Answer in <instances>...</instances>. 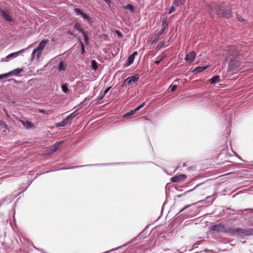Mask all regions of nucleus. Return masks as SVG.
Wrapping results in <instances>:
<instances>
[{
    "mask_svg": "<svg viewBox=\"0 0 253 253\" xmlns=\"http://www.w3.org/2000/svg\"><path fill=\"white\" fill-rule=\"evenodd\" d=\"M117 34L118 35V36H119V37H122V36H123V35L122 34V33H121L120 32H119V31H117Z\"/></svg>",
    "mask_w": 253,
    "mask_h": 253,
    "instance_id": "nucleus-44",
    "label": "nucleus"
},
{
    "mask_svg": "<svg viewBox=\"0 0 253 253\" xmlns=\"http://www.w3.org/2000/svg\"><path fill=\"white\" fill-rule=\"evenodd\" d=\"M185 0H174L173 1V5L179 6L182 5L185 2Z\"/></svg>",
    "mask_w": 253,
    "mask_h": 253,
    "instance_id": "nucleus-17",
    "label": "nucleus"
},
{
    "mask_svg": "<svg viewBox=\"0 0 253 253\" xmlns=\"http://www.w3.org/2000/svg\"><path fill=\"white\" fill-rule=\"evenodd\" d=\"M209 8L211 13H214L220 17L229 18L231 17L232 12L231 10L229 9H226L223 4H211L209 5Z\"/></svg>",
    "mask_w": 253,
    "mask_h": 253,
    "instance_id": "nucleus-1",
    "label": "nucleus"
},
{
    "mask_svg": "<svg viewBox=\"0 0 253 253\" xmlns=\"http://www.w3.org/2000/svg\"><path fill=\"white\" fill-rule=\"evenodd\" d=\"M81 16L84 19H85L88 21H89L90 20V17L87 15H86V14H85L84 13H83V14H82Z\"/></svg>",
    "mask_w": 253,
    "mask_h": 253,
    "instance_id": "nucleus-32",
    "label": "nucleus"
},
{
    "mask_svg": "<svg viewBox=\"0 0 253 253\" xmlns=\"http://www.w3.org/2000/svg\"><path fill=\"white\" fill-rule=\"evenodd\" d=\"M104 96H105L104 95L102 94L101 96H99L98 97V100L99 103H100V101L103 99Z\"/></svg>",
    "mask_w": 253,
    "mask_h": 253,
    "instance_id": "nucleus-40",
    "label": "nucleus"
},
{
    "mask_svg": "<svg viewBox=\"0 0 253 253\" xmlns=\"http://www.w3.org/2000/svg\"><path fill=\"white\" fill-rule=\"evenodd\" d=\"M186 208V207L183 208V209L180 211V212H181V211H183V210H184Z\"/></svg>",
    "mask_w": 253,
    "mask_h": 253,
    "instance_id": "nucleus-50",
    "label": "nucleus"
},
{
    "mask_svg": "<svg viewBox=\"0 0 253 253\" xmlns=\"http://www.w3.org/2000/svg\"><path fill=\"white\" fill-rule=\"evenodd\" d=\"M56 126H57V127L61 126H60V123H59L56 124Z\"/></svg>",
    "mask_w": 253,
    "mask_h": 253,
    "instance_id": "nucleus-49",
    "label": "nucleus"
},
{
    "mask_svg": "<svg viewBox=\"0 0 253 253\" xmlns=\"http://www.w3.org/2000/svg\"><path fill=\"white\" fill-rule=\"evenodd\" d=\"M48 42V41L47 40H42L39 44L38 47L33 50L31 55V59L32 61L36 56L37 60H39L40 58L42 52Z\"/></svg>",
    "mask_w": 253,
    "mask_h": 253,
    "instance_id": "nucleus-2",
    "label": "nucleus"
},
{
    "mask_svg": "<svg viewBox=\"0 0 253 253\" xmlns=\"http://www.w3.org/2000/svg\"><path fill=\"white\" fill-rule=\"evenodd\" d=\"M39 112H41V113H44V114H45L46 113V111L45 110H41L40 109L39 110Z\"/></svg>",
    "mask_w": 253,
    "mask_h": 253,
    "instance_id": "nucleus-45",
    "label": "nucleus"
},
{
    "mask_svg": "<svg viewBox=\"0 0 253 253\" xmlns=\"http://www.w3.org/2000/svg\"><path fill=\"white\" fill-rule=\"evenodd\" d=\"M219 82V76H214L210 80V83L211 84H215Z\"/></svg>",
    "mask_w": 253,
    "mask_h": 253,
    "instance_id": "nucleus-18",
    "label": "nucleus"
},
{
    "mask_svg": "<svg viewBox=\"0 0 253 253\" xmlns=\"http://www.w3.org/2000/svg\"><path fill=\"white\" fill-rule=\"evenodd\" d=\"M191 190H188L187 192H189V191H191Z\"/></svg>",
    "mask_w": 253,
    "mask_h": 253,
    "instance_id": "nucleus-52",
    "label": "nucleus"
},
{
    "mask_svg": "<svg viewBox=\"0 0 253 253\" xmlns=\"http://www.w3.org/2000/svg\"><path fill=\"white\" fill-rule=\"evenodd\" d=\"M10 76H11L10 72L7 73L1 74V75H0V80L3 79V78H8Z\"/></svg>",
    "mask_w": 253,
    "mask_h": 253,
    "instance_id": "nucleus-30",
    "label": "nucleus"
},
{
    "mask_svg": "<svg viewBox=\"0 0 253 253\" xmlns=\"http://www.w3.org/2000/svg\"><path fill=\"white\" fill-rule=\"evenodd\" d=\"M137 55V52L134 51L131 55L128 56L127 63L126 64V66H130L131 64L133 63L135 57Z\"/></svg>",
    "mask_w": 253,
    "mask_h": 253,
    "instance_id": "nucleus-11",
    "label": "nucleus"
},
{
    "mask_svg": "<svg viewBox=\"0 0 253 253\" xmlns=\"http://www.w3.org/2000/svg\"><path fill=\"white\" fill-rule=\"evenodd\" d=\"M187 178V176L184 174H181L180 175L175 176L171 178L170 181L172 182H179L181 180H183Z\"/></svg>",
    "mask_w": 253,
    "mask_h": 253,
    "instance_id": "nucleus-7",
    "label": "nucleus"
},
{
    "mask_svg": "<svg viewBox=\"0 0 253 253\" xmlns=\"http://www.w3.org/2000/svg\"><path fill=\"white\" fill-rule=\"evenodd\" d=\"M145 105V102H143L141 104H140V105H139L137 107L138 109H139V110L140 109H141L142 107H143Z\"/></svg>",
    "mask_w": 253,
    "mask_h": 253,
    "instance_id": "nucleus-41",
    "label": "nucleus"
},
{
    "mask_svg": "<svg viewBox=\"0 0 253 253\" xmlns=\"http://www.w3.org/2000/svg\"><path fill=\"white\" fill-rule=\"evenodd\" d=\"M22 71V69L20 68H17L12 71H10V75H14L15 76L18 75Z\"/></svg>",
    "mask_w": 253,
    "mask_h": 253,
    "instance_id": "nucleus-19",
    "label": "nucleus"
},
{
    "mask_svg": "<svg viewBox=\"0 0 253 253\" xmlns=\"http://www.w3.org/2000/svg\"><path fill=\"white\" fill-rule=\"evenodd\" d=\"M135 113V112L134 111V110H131L129 112H128V113H127L126 114L124 115V117L125 118H127L129 116L133 115Z\"/></svg>",
    "mask_w": 253,
    "mask_h": 253,
    "instance_id": "nucleus-31",
    "label": "nucleus"
},
{
    "mask_svg": "<svg viewBox=\"0 0 253 253\" xmlns=\"http://www.w3.org/2000/svg\"><path fill=\"white\" fill-rule=\"evenodd\" d=\"M211 229L213 231L217 232H225V228L224 227V225L222 224H218L216 225H213Z\"/></svg>",
    "mask_w": 253,
    "mask_h": 253,
    "instance_id": "nucleus-8",
    "label": "nucleus"
},
{
    "mask_svg": "<svg viewBox=\"0 0 253 253\" xmlns=\"http://www.w3.org/2000/svg\"><path fill=\"white\" fill-rule=\"evenodd\" d=\"M63 142H64L63 141H60L58 142V143H55L54 145H53L51 147L50 151L51 152H55L56 151H57V150L59 149L60 148H59V147L63 143Z\"/></svg>",
    "mask_w": 253,
    "mask_h": 253,
    "instance_id": "nucleus-13",
    "label": "nucleus"
},
{
    "mask_svg": "<svg viewBox=\"0 0 253 253\" xmlns=\"http://www.w3.org/2000/svg\"><path fill=\"white\" fill-rule=\"evenodd\" d=\"M105 2L108 5H110L111 2L110 0H104Z\"/></svg>",
    "mask_w": 253,
    "mask_h": 253,
    "instance_id": "nucleus-42",
    "label": "nucleus"
},
{
    "mask_svg": "<svg viewBox=\"0 0 253 253\" xmlns=\"http://www.w3.org/2000/svg\"><path fill=\"white\" fill-rule=\"evenodd\" d=\"M74 28L77 29V30H79L82 34V31H84L83 29H82L81 26L80 24L77 23L74 26Z\"/></svg>",
    "mask_w": 253,
    "mask_h": 253,
    "instance_id": "nucleus-28",
    "label": "nucleus"
},
{
    "mask_svg": "<svg viewBox=\"0 0 253 253\" xmlns=\"http://www.w3.org/2000/svg\"><path fill=\"white\" fill-rule=\"evenodd\" d=\"M162 29H164V31H165V30L166 28L168 26V22L167 20V19H165L163 21L162 23Z\"/></svg>",
    "mask_w": 253,
    "mask_h": 253,
    "instance_id": "nucleus-24",
    "label": "nucleus"
},
{
    "mask_svg": "<svg viewBox=\"0 0 253 253\" xmlns=\"http://www.w3.org/2000/svg\"><path fill=\"white\" fill-rule=\"evenodd\" d=\"M106 164H96L95 165L96 166H98V165H106ZM94 165H85L84 166H93Z\"/></svg>",
    "mask_w": 253,
    "mask_h": 253,
    "instance_id": "nucleus-43",
    "label": "nucleus"
},
{
    "mask_svg": "<svg viewBox=\"0 0 253 253\" xmlns=\"http://www.w3.org/2000/svg\"><path fill=\"white\" fill-rule=\"evenodd\" d=\"M230 53L228 54V56H227V59L230 60V65L229 66V68L231 69H234L236 67H238V65L237 63H235V64H234L233 62L236 59L237 55H235L234 56H232L230 57Z\"/></svg>",
    "mask_w": 253,
    "mask_h": 253,
    "instance_id": "nucleus-4",
    "label": "nucleus"
},
{
    "mask_svg": "<svg viewBox=\"0 0 253 253\" xmlns=\"http://www.w3.org/2000/svg\"><path fill=\"white\" fill-rule=\"evenodd\" d=\"M82 34H83V36L84 37V42H85V44H86V45L88 44V41H89V38H88V36L87 35V34L85 31H82Z\"/></svg>",
    "mask_w": 253,
    "mask_h": 253,
    "instance_id": "nucleus-23",
    "label": "nucleus"
},
{
    "mask_svg": "<svg viewBox=\"0 0 253 253\" xmlns=\"http://www.w3.org/2000/svg\"><path fill=\"white\" fill-rule=\"evenodd\" d=\"M109 252H105V253H109Z\"/></svg>",
    "mask_w": 253,
    "mask_h": 253,
    "instance_id": "nucleus-53",
    "label": "nucleus"
},
{
    "mask_svg": "<svg viewBox=\"0 0 253 253\" xmlns=\"http://www.w3.org/2000/svg\"><path fill=\"white\" fill-rule=\"evenodd\" d=\"M81 46H82V49H81L82 53L84 54L85 51L84 46L82 42H81Z\"/></svg>",
    "mask_w": 253,
    "mask_h": 253,
    "instance_id": "nucleus-35",
    "label": "nucleus"
},
{
    "mask_svg": "<svg viewBox=\"0 0 253 253\" xmlns=\"http://www.w3.org/2000/svg\"><path fill=\"white\" fill-rule=\"evenodd\" d=\"M163 58H162L161 59H160V60H156L154 61V63L156 64V65H159L160 62L162 61V60H163Z\"/></svg>",
    "mask_w": 253,
    "mask_h": 253,
    "instance_id": "nucleus-38",
    "label": "nucleus"
},
{
    "mask_svg": "<svg viewBox=\"0 0 253 253\" xmlns=\"http://www.w3.org/2000/svg\"><path fill=\"white\" fill-rule=\"evenodd\" d=\"M208 66L202 67V66H198L192 72L194 73H198L202 72L204 70L208 68Z\"/></svg>",
    "mask_w": 253,
    "mask_h": 253,
    "instance_id": "nucleus-15",
    "label": "nucleus"
},
{
    "mask_svg": "<svg viewBox=\"0 0 253 253\" xmlns=\"http://www.w3.org/2000/svg\"><path fill=\"white\" fill-rule=\"evenodd\" d=\"M140 237H141V234H139V235H138L136 238L135 239H133L132 241L129 242V243H131L132 242H133L135 240H136L137 239H140Z\"/></svg>",
    "mask_w": 253,
    "mask_h": 253,
    "instance_id": "nucleus-39",
    "label": "nucleus"
},
{
    "mask_svg": "<svg viewBox=\"0 0 253 253\" xmlns=\"http://www.w3.org/2000/svg\"><path fill=\"white\" fill-rule=\"evenodd\" d=\"M139 76L138 75H134L133 76L129 77L126 79L125 83H127L128 85L131 84H135L139 80Z\"/></svg>",
    "mask_w": 253,
    "mask_h": 253,
    "instance_id": "nucleus-6",
    "label": "nucleus"
},
{
    "mask_svg": "<svg viewBox=\"0 0 253 253\" xmlns=\"http://www.w3.org/2000/svg\"><path fill=\"white\" fill-rule=\"evenodd\" d=\"M124 8L125 9H129L131 12H133L134 11L133 6L130 4L124 6Z\"/></svg>",
    "mask_w": 253,
    "mask_h": 253,
    "instance_id": "nucleus-22",
    "label": "nucleus"
},
{
    "mask_svg": "<svg viewBox=\"0 0 253 253\" xmlns=\"http://www.w3.org/2000/svg\"><path fill=\"white\" fill-rule=\"evenodd\" d=\"M26 49H27V48L23 49H21V50H19V51H18L17 52H13V53H10V54L8 55L5 57V59H4L3 61H9L11 59L15 58V57H16L17 56H18L19 55L20 53L25 52Z\"/></svg>",
    "mask_w": 253,
    "mask_h": 253,
    "instance_id": "nucleus-5",
    "label": "nucleus"
},
{
    "mask_svg": "<svg viewBox=\"0 0 253 253\" xmlns=\"http://www.w3.org/2000/svg\"><path fill=\"white\" fill-rule=\"evenodd\" d=\"M199 185H200V184L197 185L195 187V188H196L197 187L199 186Z\"/></svg>",
    "mask_w": 253,
    "mask_h": 253,
    "instance_id": "nucleus-51",
    "label": "nucleus"
},
{
    "mask_svg": "<svg viewBox=\"0 0 253 253\" xmlns=\"http://www.w3.org/2000/svg\"><path fill=\"white\" fill-rule=\"evenodd\" d=\"M238 20L240 22H243L244 21V19L242 18H241V17H238Z\"/></svg>",
    "mask_w": 253,
    "mask_h": 253,
    "instance_id": "nucleus-46",
    "label": "nucleus"
},
{
    "mask_svg": "<svg viewBox=\"0 0 253 253\" xmlns=\"http://www.w3.org/2000/svg\"><path fill=\"white\" fill-rule=\"evenodd\" d=\"M74 11L78 14L81 15L83 14V11L79 8H75Z\"/></svg>",
    "mask_w": 253,
    "mask_h": 253,
    "instance_id": "nucleus-33",
    "label": "nucleus"
},
{
    "mask_svg": "<svg viewBox=\"0 0 253 253\" xmlns=\"http://www.w3.org/2000/svg\"><path fill=\"white\" fill-rule=\"evenodd\" d=\"M134 110L135 112H136L137 111L139 110V109H138V107H137L135 109H134Z\"/></svg>",
    "mask_w": 253,
    "mask_h": 253,
    "instance_id": "nucleus-48",
    "label": "nucleus"
},
{
    "mask_svg": "<svg viewBox=\"0 0 253 253\" xmlns=\"http://www.w3.org/2000/svg\"><path fill=\"white\" fill-rule=\"evenodd\" d=\"M111 87H107L103 92V95H105L106 93H108V92L110 90Z\"/></svg>",
    "mask_w": 253,
    "mask_h": 253,
    "instance_id": "nucleus-37",
    "label": "nucleus"
},
{
    "mask_svg": "<svg viewBox=\"0 0 253 253\" xmlns=\"http://www.w3.org/2000/svg\"><path fill=\"white\" fill-rule=\"evenodd\" d=\"M20 122L27 128H31V127H32L33 126V125H32V124L30 122H29V121H26V122H24L23 121H20Z\"/></svg>",
    "mask_w": 253,
    "mask_h": 253,
    "instance_id": "nucleus-21",
    "label": "nucleus"
},
{
    "mask_svg": "<svg viewBox=\"0 0 253 253\" xmlns=\"http://www.w3.org/2000/svg\"><path fill=\"white\" fill-rule=\"evenodd\" d=\"M62 90L64 93H67L68 91V88L66 84H63L61 86Z\"/></svg>",
    "mask_w": 253,
    "mask_h": 253,
    "instance_id": "nucleus-27",
    "label": "nucleus"
},
{
    "mask_svg": "<svg viewBox=\"0 0 253 253\" xmlns=\"http://www.w3.org/2000/svg\"><path fill=\"white\" fill-rule=\"evenodd\" d=\"M69 121L68 120H66V118L61 123H60L61 126H66L68 124Z\"/></svg>",
    "mask_w": 253,
    "mask_h": 253,
    "instance_id": "nucleus-29",
    "label": "nucleus"
},
{
    "mask_svg": "<svg viewBox=\"0 0 253 253\" xmlns=\"http://www.w3.org/2000/svg\"><path fill=\"white\" fill-rule=\"evenodd\" d=\"M175 10V8H174V5H173L171 8H170V9L169 10V14H170L173 11H174Z\"/></svg>",
    "mask_w": 253,
    "mask_h": 253,
    "instance_id": "nucleus-36",
    "label": "nucleus"
},
{
    "mask_svg": "<svg viewBox=\"0 0 253 253\" xmlns=\"http://www.w3.org/2000/svg\"><path fill=\"white\" fill-rule=\"evenodd\" d=\"M253 234V230L251 229H245L238 228L237 235L240 236H248Z\"/></svg>",
    "mask_w": 253,
    "mask_h": 253,
    "instance_id": "nucleus-3",
    "label": "nucleus"
},
{
    "mask_svg": "<svg viewBox=\"0 0 253 253\" xmlns=\"http://www.w3.org/2000/svg\"><path fill=\"white\" fill-rule=\"evenodd\" d=\"M195 57L196 54L195 52H194L193 51L190 52L187 54L185 59L187 62L191 63L194 61Z\"/></svg>",
    "mask_w": 253,
    "mask_h": 253,
    "instance_id": "nucleus-9",
    "label": "nucleus"
},
{
    "mask_svg": "<svg viewBox=\"0 0 253 253\" xmlns=\"http://www.w3.org/2000/svg\"><path fill=\"white\" fill-rule=\"evenodd\" d=\"M164 32V29H161L157 34L154 35V36L153 37V42H157L159 40L160 37L162 36V35L163 34V33Z\"/></svg>",
    "mask_w": 253,
    "mask_h": 253,
    "instance_id": "nucleus-14",
    "label": "nucleus"
},
{
    "mask_svg": "<svg viewBox=\"0 0 253 253\" xmlns=\"http://www.w3.org/2000/svg\"><path fill=\"white\" fill-rule=\"evenodd\" d=\"M91 66H92V68L94 70H96L97 68H98V66H97V62H96L95 60H92L91 61Z\"/></svg>",
    "mask_w": 253,
    "mask_h": 253,
    "instance_id": "nucleus-25",
    "label": "nucleus"
},
{
    "mask_svg": "<svg viewBox=\"0 0 253 253\" xmlns=\"http://www.w3.org/2000/svg\"><path fill=\"white\" fill-rule=\"evenodd\" d=\"M122 247V246H120V247H119V248H116V249H112V250H111L110 252L112 251L117 250L118 249H119V248H121Z\"/></svg>",
    "mask_w": 253,
    "mask_h": 253,
    "instance_id": "nucleus-47",
    "label": "nucleus"
},
{
    "mask_svg": "<svg viewBox=\"0 0 253 253\" xmlns=\"http://www.w3.org/2000/svg\"><path fill=\"white\" fill-rule=\"evenodd\" d=\"M65 67L66 65L63 61H61L59 63L58 70L59 71H64L65 70Z\"/></svg>",
    "mask_w": 253,
    "mask_h": 253,
    "instance_id": "nucleus-20",
    "label": "nucleus"
},
{
    "mask_svg": "<svg viewBox=\"0 0 253 253\" xmlns=\"http://www.w3.org/2000/svg\"><path fill=\"white\" fill-rule=\"evenodd\" d=\"M79 114L78 112V110H75L73 113L71 114L70 115L66 117V120H68L70 121L72 120L74 117H75Z\"/></svg>",
    "mask_w": 253,
    "mask_h": 253,
    "instance_id": "nucleus-16",
    "label": "nucleus"
},
{
    "mask_svg": "<svg viewBox=\"0 0 253 253\" xmlns=\"http://www.w3.org/2000/svg\"><path fill=\"white\" fill-rule=\"evenodd\" d=\"M238 228H228L225 230L229 235L232 236H238L237 235Z\"/></svg>",
    "mask_w": 253,
    "mask_h": 253,
    "instance_id": "nucleus-12",
    "label": "nucleus"
},
{
    "mask_svg": "<svg viewBox=\"0 0 253 253\" xmlns=\"http://www.w3.org/2000/svg\"><path fill=\"white\" fill-rule=\"evenodd\" d=\"M177 87V85H172L170 86V90L172 92L174 91Z\"/></svg>",
    "mask_w": 253,
    "mask_h": 253,
    "instance_id": "nucleus-34",
    "label": "nucleus"
},
{
    "mask_svg": "<svg viewBox=\"0 0 253 253\" xmlns=\"http://www.w3.org/2000/svg\"><path fill=\"white\" fill-rule=\"evenodd\" d=\"M0 13L2 17L4 20L7 22H11L12 19L7 11H5L0 9Z\"/></svg>",
    "mask_w": 253,
    "mask_h": 253,
    "instance_id": "nucleus-10",
    "label": "nucleus"
},
{
    "mask_svg": "<svg viewBox=\"0 0 253 253\" xmlns=\"http://www.w3.org/2000/svg\"><path fill=\"white\" fill-rule=\"evenodd\" d=\"M215 199L214 195L208 196L206 198V200L208 201V203H212V201Z\"/></svg>",
    "mask_w": 253,
    "mask_h": 253,
    "instance_id": "nucleus-26",
    "label": "nucleus"
}]
</instances>
